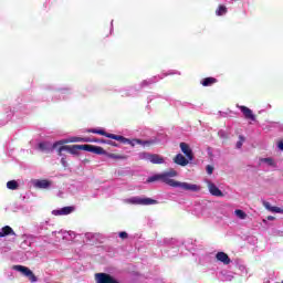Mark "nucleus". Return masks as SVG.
<instances>
[{
  "label": "nucleus",
  "instance_id": "f257e3e1",
  "mask_svg": "<svg viewBox=\"0 0 283 283\" xmlns=\"http://www.w3.org/2000/svg\"><path fill=\"white\" fill-rule=\"evenodd\" d=\"M176 176H178V171L175 169L163 172L161 182H165V185H168L169 187H180V189H184L185 191H200V186L198 185L174 180L172 178H176Z\"/></svg>",
  "mask_w": 283,
  "mask_h": 283
},
{
  "label": "nucleus",
  "instance_id": "f03ea898",
  "mask_svg": "<svg viewBox=\"0 0 283 283\" xmlns=\"http://www.w3.org/2000/svg\"><path fill=\"white\" fill-rule=\"evenodd\" d=\"M13 271H18L19 273L24 275V277H28L30 280V282H36L39 280L36 277V275H34V272H32V270H30V268H28V266L13 265Z\"/></svg>",
  "mask_w": 283,
  "mask_h": 283
},
{
  "label": "nucleus",
  "instance_id": "7ed1b4c3",
  "mask_svg": "<svg viewBox=\"0 0 283 283\" xmlns=\"http://www.w3.org/2000/svg\"><path fill=\"white\" fill-rule=\"evenodd\" d=\"M130 202L133 205H143V206H149V205H158V201L151 198H140L135 197L130 199Z\"/></svg>",
  "mask_w": 283,
  "mask_h": 283
},
{
  "label": "nucleus",
  "instance_id": "20e7f679",
  "mask_svg": "<svg viewBox=\"0 0 283 283\" xmlns=\"http://www.w3.org/2000/svg\"><path fill=\"white\" fill-rule=\"evenodd\" d=\"M82 151H90L91 154H105V150L101 146H93V145H87L84 144L82 145Z\"/></svg>",
  "mask_w": 283,
  "mask_h": 283
},
{
  "label": "nucleus",
  "instance_id": "39448f33",
  "mask_svg": "<svg viewBox=\"0 0 283 283\" xmlns=\"http://www.w3.org/2000/svg\"><path fill=\"white\" fill-rule=\"evenodd\" d=\"M74 211H75L74 206H67V207H64L59 210H53L52 214L53 216H70V213H74Z\"/></svg>",
  "mask_w": 283,
  "mask_h": 283
},
{
  "label": "nucleus",
  "instance_id": "423d86ee",
  "mask_svg": "<svg viewBox=\"0 0 283 283\" xmlns=\"http://www.w3.org/2000/svg\"><path fill=\"white\" fill-rule=\"evenodd\" d=\"M208 189H209V192L211 193V196H214L216 198L224 197V193L222 192V190H220V188H218V186H216V184H213V182L208 184Z\"/></svg>",
  "mask_w": 283,
  "mask_h": 283
},
{
  "label": "nucleus",
  "instance_id": "0eeeda50",
  "mask_svg": "<svg viewBox=\"0 0 283 283\" xmlns=\"http://www.w3.org/2000/svg\"><path fill=\"white\" fill-rule=\"evenodd\" d=\"M237 107L242 112L247 120H255V115L253 114V111H251V108L247 106H240V105H237Z\"/></svg>",
  "mask_w": 283,
  "mask_h": 283
},
{
  "label": "nucleus",
  "instance_id": "6e6552de",
  "mask_svg": "<svg viewBox=\"0 0 283 283\" xmlns=\"http://www.w3.org/2000/svg\"><path fill=\"white\" fill-rule=\"evenodd\" d=\"M179 147L188 160H193V150H191V147H189L187 143H180Z\"/></svg>",
  "mask_w": 283,
  "mask_h": 283
},
{
  "label": "nucleus",
  "instance_id": "1a4fd4ad",
  "mask_svg": "<svg viewBox=\"0 0 283 283\" xmlns=\"http://www.w3.org/2000/svg\"><path fill=\"white\" fill-rule=\"evenodd\" d=\"M174 163L176 165H180V167H187V165H189V159H187L182 154H178L175 156Z\"/></svg>",
  "mask_w": 283,
  "mask_h": 283
},
{
  "label": "nucleus",
  "instance_id": "9d476101",
  "mask_svg": "<svg viewBox=\"0 0 283 283\" xmlns=\"http://www.w3.org/2000/svg\"><path fill=\"white\" fill-rule=\"evenodd\" d=\"M34 187L38 189H50L52 187V181L46 179H40L34 182Z\"/></svg>",
  "mask_w": 283,
  "mask_h": 283
},
{
  "label": "nucleus",
  "instance_id": "9b49d317",
  "mask_svg": "<svg viewBox=\"0 0 283 283\" xmlns=\"http://www.w3.org/2000/svg\"><path fill=\"white\" fill-rule=\"evenodd\" d=\"M66 151L73 156H78V151H83V145L65 146Z\"/></svg>",
  "mask_w": 283,
  "mask_h": 283
},
{
  "label": "nucleus",
  "instance_id": "f8f14e48",
  "mask_svg": "<svg viewBox=\"0 0 283 283\" xmlns=\"http://www.w3.org/2000/svg\"><path fill=\"white\" fill-rule=\"evenodd\" d=\"M107 138H111L112 140H117V143H120L122 145H126V143H132V140L123 137L122 135H115V134H107Z\"/></svg>",
  "mask_w": 283,
  "mask_h": 283
},
{
  "label": "nucleus",
  "instance_id": "ddd939ff",
  "mask_svg": "<svg viewBox=\"0 0 283 283\" xmlns=\"http://www.w3.org/2000/svg\"><path fill=\"white\" fill-rule=\"evenodd\" d=\"M216 259L218 260V262H222V264L226 265H229V263L231 262V258H229V254L224 252H218L216 254Z\"/></svg>",
  "mask_w": 283,
  "mask_h": 283
},
{
  "label": "nucleus",
  "instance_id": "4468645a",
  "mask_svg": "<svg viewBox=\"0 0 283 283\" xmlns=\"http://www.w3.org/2000/svg\"><path fill=\"white\" fill-rule=\"evenodd\" d=\"M8 235H17V233L10 226H4L0 231V238H6Z\"/></svg>",
  "mask_w": 283,
  "mask_h": 283
},
{
  "label": "nucleus",
  "instance_id": "2eb2a0df",
  "mask_svg": "<svg viewBox=\"0 0 283 283\" xmlns=\"http://www.w3.org/2000/svg\"><path fill=\"white\" fill-rule=\"evenodd\" d=\"M149 163L153 165H163L165 163V158L160 157L158 154H150Z\"/></svg>",
  "mask_w": 283,
  "mask_h": 283
},
{
  "label": "nucleus",
  "instance_id": "dca6fc26",
  "mask_svg": "<svg viewBox=\"0 0 283 283\" xmlns=\"http://www.w3.org/2000/svg\"><path fill=\"white\" fill-rule=\"evenodd\" d=\"M263 207H265L268 209V211H272V213H283L282 208L272 207L269 201H263Z\"/></svg>",
  "mask_w": 283,
  "mask_h": 283
},
{
  "label": "nucleus",
  "instance_id": "f3484780",
  "mask_svg": "<svg viewBox=\"0 0 283 283\" xmlns=\"http://www.w3.org/2000/svg\"><path fill=\"white\" fill-rule=\"evenodd\" d=\"M86 134H97L98 136H107V132L103 128H87Z\"/></svg>",
  "mask_w": 283,
  "mask_h": 283
},
{
  "label": "nucleus",
  "instance_id": "a211bd4d",
  "mask_svg": "<svg viewBox=\"0 0 283 283\" xmlns=\"http://www.w3.org/2000/svg\"><path fill=\"white\" fill-rule=\"evenodd\" d=\"M216 83H218L216 77H206L202 80L201 85H203V87H211V85H216Z\"/></svg>",
  "mask_w": 283,
  "mask_h": 283
},
{
  "label": "nucleus",
  "instance_id": "6ab92c4d",
  "mask_svg": "<svg viewBox=\"0 0 283 283\" xmlns=\"http://www.w3.org/2000/svg\"><path fill=\"white\" fill-rule=\"evenodd\" d=\"M107 158H112L113 160H127V155L123 154H107Z\"/></svg>",
  "mask_w": 283,
  "mask_h": 283
},
{
  "label": "nucleus",
  "instance_id": "aec40b11",
  "mask_svg": "<svg viewBox=\"0 0 283 283\" xmlns=\"http://www.w3.org/2000/svg\"><path fill=\"white\" fill-rule=\"evenodd\" d=\"M73 143H97L96 138L90 137H75Z\"/></svg>",
  "mask_w": 283,
  "mask_h": 283
},
{
  "label": "nucleus",
  "instance_id": "412c9836",
  "mask_svg": "<svg viewBox=\"0 0 283 283\" xmlns=\"http://www.w3.org/2000/svg\"><path fill=\"white\" fill-rule=\"evenodd\" d=\"M95 281L97 283H107V273H96Z\"/></svg>",
  "mask_w": 283,
  "mask_h": 283
},
{
  "label": "nucleus",
  "instance_id": "4be33fe9",
  "mask_svg": "<svg viewBox=\"0 0 283 283\" xmlns=\"http://www.w3.org/2000/svg\"><path fill=\"white\" fill-rule=\"evenodd\" d=\"M161 180H163V174H156L151 177H148L146 182H158V181L161 182Z\"/></svg>",
  "mask_w": 283,
  "mask_h": 283
},
{
  "label": "nucleus",
  "instance_id": "5701e85b",
  "mask_svg": "<svg viewBox=\"0 0 283 283\" xmlns=\"http://www.w3.org/2000/svg\"><path fill=\"white\" fill-rule=\"evenodd\" d=\"M7 189H10L11 191H15V189H19V182H17V180L8 181Z\"/></svg>",
  "mask_w": 283,
  "mask_h": 283
},
{
  "label": "nucleus",
  "instance_id": "b1692460",
  "mask_svg": "<svg viewBox=\"0 0 283 283\" xmlns=\"http://www.w3.org/2000/svg\"><path fill=\"white\" fill-rule=\"evenodd\" d=\"M227 12H228L227 8L222 4H220L218 7V9L216 10L217 17H222V15L227 14Z\"/></svg>",
  "mask_w": 283,
  "mask_h": 283
},
{
  "label": "nucleus",
  "instance_id": "393cba45",
  "mask_svg": "<svg viewBox=\"0 0 283 283\" xmlns=\"http://www.w3.org/2000/svg\"><path fill=\"white\" fill-rule=\"evenodd\" d=\"M234 216H237V218H239L240 220H247V212H244V210H234Z\"/></svg>",
  "mask_w": 283,
  "mask_h": 283
},
{
  "label": "nucleus",
  "instance_id": "a878e982",
  "mask_svg": "<svg viewBox=\"0 0 283 283\" xmlns=\"http://www.w3.org/2000/svg\"><path fill=\"white\" fill-rule=\"evenodd\" d=\"M150 158H151V154H149V153H142V154H139V160H150Z\"/></svg>",
  "mask_w": 283,
  "mask_h": 283
},
{
  "label": "nucleus",
  "instance_id": "bb28decb",
  "mask_svg": "<svg viewBox=\"0 0 283 283\" xmlns=\"http://www.w3.org/2000/svg\"><path fill=\"white\" fill-rule=\"evenodd\" d=\"M244 136H239V140L237 142V149H242V145H244Z\"/></svg>",
  "mask_w": 283,
  "mask_h": 283
},
{
  "label": "nucleus",
  "instance_id": "cd10ccee",
  "mask_svg": "<svg viewBox=\"0 0 283 283\" xmlns=\"http://www.w3.org/2000/svg\"><path fill=\"white\" fill-rule=\"evenodd\" d=\"M39 149H41V151H50L48 144L43 142L39 144Z\"/></svg>",
  "mask_w": 283,
  "mask_h": 283
},
{
  "label": "nucleus",
  "instance_id": "c85d7f7f",
  "mask_svg": "<svg viewBox=\"0 0 283 283\" xmlns=\"http://www.w3.org/2000/svg\"><path fill=\"white\" fill-rule=\"evenodd\" d=\"M261 160H262V163H268V165H270V167H273V165H275V161H273V158H263Z\"/></svg>",
  "mask_w": 283,
  "mask_h": 283
},
{
  "label": "nucleus",
  "instance_id": "c756f323",
  "mask_svg": "<svg viewBox=\"0 0 283 283\" xmlns=\"http://www.w3.org/2000/svg\"><path fill=\"white\" fill-rule=\"evenodd\" d=\"M107 283H120L116 279H114L112 275H107Z\"/></svg>",
  "mask_w": 283,
  "mask_h": 283
},
{
  "label": "nucleus",
  "instance_id": "7c9ffc66",
  "mask_svg": "<svg viewBox=\"0 0 283 283\" xmlns=\"http://www.w3.org/2000/svg\"><path fill=\"white\" fill-rule=\"evenodd\" d=\"M63 151H67V148H65V146H61V147L57 149V155H59V156H63Z\"/></svg>",
  "mask_w": 283,
  "mask_h": 283
},
{
  "label": "nucleus",
  "instance_id": "2f4dec72",
  "mask_svg": "<svg viewBox=\"0 0 283 283\" xmlns=\"http://www.w3.org/2000/svg\"><path fill=\"white\" fill-rule=\"evenodd\" d=\"M206 170H207L208 176H211V174H213V166L208 165V166L206 167Z\"/></svg>",
  "mask_w": 283,
  "mask_h": 283
},
{
  "label": "nucleus",
  "instance_id": "473e14b6",
  "mask_svg": "<svg viewBox=\"0 0 283 283\" xmlns=\"http://www.w3.org/2000/svg\"><path fill=\"white\" fill-rule=\"evenodd\" d=\"M57 145H65V142L59 140L53 144V149H56Z\"/></svg>",
  "mask_w": 283,
  "mask_h": 283
},
{
  "label": "nucleus",
  "instance_id": "72a5a7b5",
  "mask_svg": "<svg viewBox=\"0 0 283 283\" xmlns=\"http://www.w3.org/2000/svg\"><path fill=\"white\" fill-rule=\"evenodd\" d=\"M119 238H122V240H127L128 238L127 232H119Z\"/></svg>",
  "mask_w": 283,
  "mask_h": 283
},
{
  "label": "nucleus",
  "instance_id": "f704fd0d",
  "mask_svg": "<svg viewBox=\"0 0 283 283\" xmlns=\"http://www.w3.org/2000/svg\"><path fill=\"white\" fill-rule=\"evenodd\" d=\"M107 145H111V147H118V144L116 142L107 140Z\"/></svg>",
  "mask_w": 283,
  "mask_h": 283
},
{
  "label": "nucleus",
  "instance_id": "c9c22d12",
  "mask_svg": "<svg viewBox=\"0 0 283 283\" xmlns=\"http://www.w3.org/2000/svg\"><path fill=\"white\" fill-rule=\"evenodd\" d=\"M151 144H153V142H149V140H146V142H143V143H142V145H144V147H145V146H149V145H151Z\"/></svg>",
  "mask_w": 283,
  "mask_h": 283
},
{
  "label": "nucleus",
  "instance_id": "e433bc0d",
  "mask_svg": "<svg viewBox=\"0 0 283 283\" xmlns=\"http://www.w3.org/2000/svg\"><path fill=\"white\" fill-rule=\"evenodd\" d=\"M277 147L281 149V151H283V140L279 142Z\"/></svg>",
  "mask_w": 283,
  "mask_h": 283
},
{
  "label": "nucleus",
  "instance_id": "4c0bfd02",
  "mask_svg": "<svg viewBox=\"0 0 283 283\" xmlns=\"http://www.w3.org/2000/svg\"><path fill=\"white\" fill-rule=\"evenodd\" d=\"M151 83H154V81H150V82L144 81L143 85H151Z\"/></svg>",
  "mask_w": 283,
  "mask_h": 283
},
{
  "label": "nucleus",
  "instance_id": "58836bf2",
  "mask_svg": "<svg viewBox=\"0 0 283 283\" xmlns=\"http://www.w3.org/2000/svg\"><path fill=\"white\" fill-rule=\"evenodd\" d=\"M268 220H275V217L269 216V217H268Z\"/></svg>",
  "mask_w": 283,
  "mask_h": 283
},
{
  "label": "nucleus",
  "instance_id": "ea45409f",
  "mask_svg": "<svg viewBox=\"0 0 283 283\" xmlns=\"http://www.w3.org/2000/svg\"><path fill=\"white\" fill-rule=\"evenodd\" d=\"M62 163H65V159L62 158Z\"/></svg>",
  "mask_w": 283,
  "mask_h": 283
}]
</instances>
